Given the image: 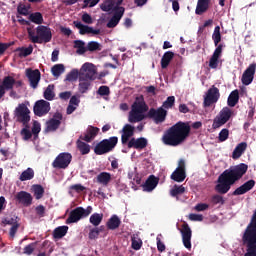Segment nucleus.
Wrapping results in <instances>:
<instances>
[{"instance_id": "1", "label": "nucleus", "mask_w": 256, "mask_h": 256, "mask_svg": "<svg viewBox=\"0 0 256 256\" xmlns=\"http://www.w3.org/2000/svg\"><path fill=\"white\" fill-rule=\"evenodd\" d=\"M248 169L249 166L245 163H240L234 167L226 169L219 175L215 191L220 193V195L229 193L231 186L235 185L237 181H240L243 178V175L247 173Z\"/></svg>"}, {"instance_id": "2", "label": "nucleus", "mask_w": 256, "mask_h": 256, "mask_svg": "<svg viewBox=\"0 0 256 256\" xmlns=\"http://www.w3.org/2000/svg\"><path fill=\"white\" fill-rule=\"evenodd\" d=\"M189 135H191L189 122L178 121L164 132L162 142L169 147H178L187 141Z\"/></svg>"}, {"instance_id": "3", "label": "nucleus", "mask_w": 256, "mask_h": 256, "mask_svg": "<svg viewBox=\"0 0 256 256\" xmlns=\"http://www.w3.org/2000/svg\"><path fill=\"white\" fill-rule=\"evenodd\" d=\"M242 243L246 246L244 256H256V209L254 210L251 220L242 235Z\"/></svg>"}, {"instance_id": "4", "label": "nucleus", "mask_w": 256, "mask_h": 256, "mask_svg": "<svg viewBox=\"0 0 256 256\" xmlns=\"http://www.w3.org/2000/svg\"><path fill=\"white\" fill-rule=\"evenodd\" d=\"M147 111H149V106L145 102L143 95L136 97L128 115L129 123H141V121L147 119V115H145Z\"/></svg>"}, {"instance_id": "5", "label": "nucleus", "mask_w": 256, "mask_h": 256, "mask_svg": "<svg viewBox=\"0 0 256 256\" xmlns=\"http://www.w3.org/2000/svg\"><path fill=\"white\" fill-rule=\"evenodd\" d=\"M28 38L32 43H50L51 39H53V34L51 33V28L47 26L40 25L35 30L32 28H27Z\"/></svg>"}, {"instance_id": "6", "label": "nucleus", "mask_w": 256, "mask_h": 256, "mask_svg": "<svg viewBox=\"0 0 256 256\" xmlns=\"http://www.w3.org/2000/svg\"><path fill=\"white\" fill-rule=\"evenodd\" d=\"M117 143H119L117 136L103 139L94 147V153L95 155H107V153H111V151L117 147Z\"/></svg>"}, {"instance_id": "7", "label": "nucleus", "mask_w": 256, "mask_h": 256, "mask_svg": "<svg viewBox=\"0 0 256 256\" xmlns=\"http://www.w3.org/2000/svg\"><path fill=\"white\" fill-rule=\"evenodd\" d=\"M93 213V207L88 206L86 209L79 206L73 209L68 218L66 219V225H71V223H79L81 219L89 217V214Z\"/></svg>"}, {"instance_id": "8", "label": "nucleus", "mask_w": 256, "mask_h": 256, "mask_svg": "<svg viewBox=\"0 0 256 256\" xmlns=\"http://www.w3.org/2000/svg\"><path fill=\"white\" fill-rule=\"evenodd\" d=\"M31 111L25 104H19L18 107L15 108L14 115L16 117V121L18 123H22L23 125H29V121H31V116L29 115Z\"/></svg>"}, {"instance_id": "9", "label": "nucleus", "mask_w": 256, "mask_h": 256, "mask_svg": "<svg viewBox=\"0 0 256 256\" xmlns=\"http://www.w3.org/2000/svg\"><path fill=\"white\" fill-rule=\"evenodd\" d=\"M233 116V110L229 107H224L220 112L219 115L213 120L212 128L219 129V127H223L225 123L231 119Z\"/></svg>"}, {"instance_id": "10", "label": "nucleus", "mask_w": 256, "mask_h": 256, "mask_svg": "<svg viewBox=\"0 0 256 256\" xmlns=\"http://www.w3.org/2000/svg\"><path fill=\"white\" fill-rule=\"evenodd\" d=\"M71 161H73V155L68 152H62L52 162V167L54 169H67L71 165Z\"/></svg>"}, {"instance_id": "11", "label": "nucleus", "mask_w": 256, "mask_h": 256, "mask_svg": "<svg viewBox=\"0 0 256 256\" xmlns=\"http://www.w3.org/2000/svg\"><path fill=\"white\" fill-rule=\"evenodd\" d=\"M146 119H153L154 123L159 125V123H163L167 119V110L163 107H159L158 109L150 108L146 114Z\"/></svg>"}, {"instance_id": "12", "label": "nucleus", "mask_w": 256, "mask_h": 256, "mask_svg": "<svg viewBox=\"0 0 256 256\" xmlns=\"http://www.w3.org/2000/svg\"><path fill=\"white\" fill-rule=\"evenodd\" d=\"M95 67L91 63H85L80 69V81H95Z\"/></svg>"}, {"instance_id": "13", "label": "nucleus", "mask_w": 256, "mask_h": 256, "mask_svg": "<svg viewBox=\"0 0 256 256\" xmlns=\"http://www.w3.org/2000/svg\"><path fill=\"white\" fill-rule=\"evenodd\" d=\"M61 121H63V114L61 112L54 113L53 117L46 122V133H53L61 127Z\"/></svg>"}, {"instance_id": "14", "label": "nucleus", "mask_w": 256, "mask_h": 256, "mask_svg": "<svg viewBox=\"0 0 256 256\" xmlns=\"http://www.w3.org/2000/svg\"><path fill=\"white\" fill-rule=\"evenodd\" d=\"M33 111L36 117H44V115L51 111V103L47 100H38L34 104Z\"/></svg>"}, {"instance_id": "15", "label": "nucleus", "mask_w": 256, "mask_h": 256, "mask_svg": "<svg viewBox=\"0 0 256 256\" xmlns=\"http://www.w3.org/2000/svg\"><path fill=\"white\" fill-rule=\"evenodd\" d=\"M219 97H221V94L219 93V88L215 87L213 85L207 92L203 105L204 107H211L213 103H217L219 101Z\"/></svg>"}, {"instance_id": "16", "label": "nucleus", "mask_w": 256, "mask_h": 256, "mask_svg": "<svg viewBox=\"0 0 256 256\" xmlns=\"http://www.w3.org/2000/svg\"><path fill=\"white\" fill-rule=\"evenodd\" d=\"M2 223L3 225H11L9 237L10 239H15V235H17V231H19V228L21 227L19 217L13 216L12 218H3Z\"/></svg>"}, {"instance_id": "17", "label": "nucleus", "mask_w": 256, "mask_h": 256, "mask_svg": "<svg viewBox=\"0 0 256 256\" xmlns=\"http://www.w3.org/2000/svg\"><path fill=\"white\" fill-rule=\"evenodd\" d=\"M26 77L28 78L32 89H37V87H39V81H41V71H39V69L33 70L31 68H27Z\"/></svg>"}, {"instance_id": "18", "label": "nucleus", "mask_w": 256, "mask_h": 256, "mask_svg": "<svg viewBox=\"0 0 256 256\" xmlns=\"http://www.w3.org/2000/svg\"><path fill=\"white\" fill-rule=\"evenodd\" d=\"M256 63L250 64L242 74L241 82L243 85H251L255 79Z\"/></svg>"}, {"instance_id": "19", "label": "nucleus", "mask_w": 256, "mask_h": 256, "mask_svg": "<svg viewBox=\"0 0 256 256\" xmlns=\"http://www.w3.org/2000/svg\"><path fill=\"white\" fill-rule=\"evenodd\" d=\"M180 233L182 235V242L184 247L186 249H191V237L193 235V232L191 231V227H189V224L187 222L183 223Z\"/></svg>"}, {"instance_id": "20", "label": "nucleus", "mask_w": 256, "mask_h": 256, "mask_svg": "<svg viewBox=\"0 0 256 256\" xmlns=\"http://www.w3.org/2000/svg\"><path fill=\"white\" fill-rule=\"evenodd\" d=\"M73 25L76 27V29H79L80 35H99V33H101V30L93 29V27L88 25H83L81 21H74Z\"/></svg>"}, {"instance_id": "21", "label": "nucleus", "mask_w": 256, "mask_h": 256, "mask_svg": "<svg viewBox=\"0 0 256 256\" xmlns=\"http://www.w3.org/2000/svg\"><path fill=\"white\" fill-rule=\"evenodd\" d=\"M221 55H223V44H219V46L214 50L212 56L210 57V69H217V67H219V58Z\"/></svg>"}, {"instance_id": "22", "label": "nucleus", "mask_w": 256, "mask_h": 256, "mask_svg": "<svg viewBox=\"0 0 256 256\" xmlns=\"http://www.w3.org/2000/svg\"><path fill=\"white\" fill-rule=\"evenodd\" d=\"M253 187H255V180H248L247 182L236 188L232 195H234L235 197L239 195H245V193H249V191H251Z\"/></svg>"}, {"instance_id": "23", "label": "nucleus", "mask_w": 256, "mask_h": 256, "mask_svg": "<svg viewBox=\"0 0 256 256\" xmlns=\"http://www.w3.org/2000/svg\"><path fill=\"white\" fill-rule=\"evenodd\" d=\"M16 199L19 203L24 205V207H30L33 204V196L31 193L26 191H20L16 194Z\"/></svg>"}, {"instance_id": "24", "label": "nucleus", "mask_w": 256, "mask_h": 256, "mask_svg": "<svg viewBox=\"0 0 256 256\" xmlns=\"http://www.w3.org/2000/svg\"><path fill=\"white\" fill-rule=\"evenodd\" d=\"M99 135V128L95 126H90L87 130L86 133L83 136H80V139L82 141H86V143H91L93 139H95Z\"/></svg>"}, {"instance_id": "25", "label": "nucleus", "mask_w": 256, "mask_h": 256, "mask_svg": "<svg viewBox=\"0 0 256 256\" xmlns=\"http://www.w3.org/2000/svg\"><path fill=\"white\" fill-rule=\"evenodd\" d=\"M147 147V138H131L128 142V149H145Z\"/></svg>"}, {"instance_id": "26", "label": "nucleus", "mask_w": 256, "mask_h": 256, "mask_svg": "<svg viewBox=\"0 0 256 256\" xmlns=\"http://www.w3.org/2000/svg\"><path fill=\"white\" fill-rule=\"evenodd\" d=\"M157 185H159V178L155 177V175H150L144 183L143 189L144 191L151 192Z\"/></svg>"}, {"instance_id": "27", "label": "nucleus", "mask_w": 256, "mask_h": 256, "mask_svg": "<svg viewBox=\"0 0 256 256\" xmlns=\"http://www.w3.org/2000/svg\"><path fill=\"white\" fill-rule=\"evenodd\" d=\"M107 229L110 231H115V229H119L121 227V219L117 215H112L106 223Z\"/></svg>"}, {"instance_id": "28", "label": "nucleus", "mask_w": 256, "mask_h": 256, "mask_svg": "<svg viewBox=\"0 0 256 256\" xmlns=\"http://www.w3.org/2000/svg\"><path fill=\"white\" fill-rule=\"evenodd\" d=\"M247 151V142L239 143L232 152V159H239Z\"/></svg>"}, {"instance_id": "29", "label": "nucleus", "mask_w": 256, "mask_h": 256, "mask_svg": "<svg viewBox=\"0 0 256 256\" xmlns=\"http://www.w3.org/2000/svg\"><path fill=\"white\" fill-rule=\"evenodd\" d=\"M96 182L100 185H103L104 187H107V185L111 183V173L101 172L99 175H97Z\"/></svg>"}, {"instance_id": "30", "label": "nucleus", "mask_w": 256, "mask_h": 256, "mask_svg": "<svg viewBox=\"0 0 256 256\" xmlns=\"http://www.w3.org/2000/svg\"><path fill=\"white\" fill-rule=\"evenodd\" d=\"M211 0H198L195 13L196 15H203L209 9Z\"/></svg>"}, {"instance_id": "31", "label": "nucleus", "mask_w": 256, "mask_h": 256, "mask_svg": "<svg viewBox=\"0 0 256 256\" xmlns=\"http://www.w3.org/2000/svg\"><path fill=\"white\" fill-rule=\"evenodd\" d=\"M173 57H175V53L172 51H167L161 58V67L162 69H167L171 61H173Z\"/></svg>"}, {"instance_id": "32", "label": "nucleus", "mask_w": 256, "mask_h": 256, "mask_svg": "<svg viewBox=\"0 0 256 256\" xmlns=\"http://www.w3.org/2000/svg\"><path fill=\"white\" fill-rule=\"evenodd\" d=\"M16 80L13 76H5L2 81V86L5 91H11L15 87Z\"/></svg>"}, {"instance_id": "33", "label": "nucleus", "mask_w": 256, "mask_h": 256, "mask_svg": "<svg viewBox=\"0 0 256 256\" xmlns=\"http://www.w3.org/2000/svg\"><path fill=\"white\" fill-rule=\"evenodd\" d=\"M69 231V226H59L53 231L54 239H63Z\"/></svg>"}, {"instance_id": "34", "label": "nucleus", "mask_w": 256, "mask_h": 256, "mask_svg": "<svg viewBox=\"0 0 256 256\" xmlns=\"http://www.w3.org/2000/svg\"><path fill=\"white\" fill-rule=\"evenodd\" d=\"M186 178H187V174L185 173V171H182V170L176 169L171 174L172 181H176V183H183V181H185Z\"/></svg>"}, {"instance_id": "35", "label": "nucleus", "mask_w": 256, "mask_h": 256, "mask_svg": "<svg viewBox=\"0 0 256 256\" xmlns=\"http://www.w3.org/2000/svg\"><path fill=\"white\" fill-rule=\"evenodd\" d=\"M239 103V90H234L230 93L227 100L228 107H235Z\"/></svg>"}, {"instance_id": "36", "label": "nucleus", "mask_w": 256, "mask_h": 256, "mask_svg": "<svg viewBox=\"0 0 256 256\" xmlns=\"http://www.w3.org/2000/svg\"><path fill=\"white\" fill-rule=\"evenodd\" d=\"M32 192L34 193L35 199H43V195H45V188L41 184L32 185Z\"/></svg>"}, {"instance_id": "37", "label": "nucleus", "mask_w": 256, "mask_h": 256, "mask_svg": "<svg viewBox=\"0 0 256 256\" xmlns=\"http://www.w3.org/2000/svg\"><path fill=\"white\" fill-rule=\"evenodd\" d=\"M76 145L81 155H89L91 152V146L81 140H77Z\"/></svg>"}, {"instance_id": "38", "label": "nucleus", "mask_w": 256, "mask_h": 256, "mask_svg": "<svg viewBox=\"0 0 256 256\" xmlns=\"http://www.w3.org/2000/svg\"><path fill=\"white\" fill-rule=\"evenodd\" d=\"M51 73H52L53 77H55L56 79H59V77H61V75H63V73H65V65L56 64V65L52 66Z\"/></svg>"}, {"instance_id": "39", "label": "nucleus", "mask_w": 256, "mask_h": 256, "mask_svg": "<svg viewBox=\"0 0 256 256\" xmlns=\"http://www.w3.org/2000/svg\"><path fill=\"white\" fill-rule=\"evenodd\" d=\"M74 49H77V55H85V53H87V47H85V42H83V40H75Z\"/></svg>"}, {"instance_id": "40", "label": "nucleus", "mask_w": 256, "mask_h": 256, "mask_svg": "<svg viewBox=\"0 0 256 256\" xmlns=\"http://www.w3.org/2000/svg\"><path fill=\"white\" fill-rule=\"evenodd\" d=\"M89 221L94 227H99L103 221V213H94L90 216Z\"/></svg>"}, {"instance_id": "41", "label": "nucleus", "mask_w": 256, "mask_h": 256, "mask_svg": "<svg viewBox=\"0 0 256 256\" xmlns=\"http://www.w3.org/2000/svg\"><path fill=\"white\" fill-rule=\"evenodd\" d=\"M55 89V85L49 84L44 91V99L46 101H53L55 99V92H53Z\"/></svg>"}, {"instance_id": "42", "label": "nucleus", "mask_w": 256, "mask_h": 256, "mask_svg": "<svg viewBox=\"0 0 256 256\" xmlns=\"http://www.w3.org/2000/svg\"><path fill=\"white\" fill-rule=\"evenodd\" d=\"M212 40L214 42V45L216 47V49L219 47V43H221V27L216 26L214 28V32L212 34Z\"/></svg>"}, {"instance_id": "43", "label": "nucleus", "mask_w": 256, "mask_h": 256, "mask_svg": "<svg viewBox=\"0 0 256 256\" xmlns=\"http://www.w3.org/2000/svg\"><path fill=\"white\" fill-rule=\"evenodd\" d=\"M33 177H35V171H33L32 168H27L26 170H24L22 172L19 179L21 181H31V179H33Z\"/></svg>"}, {"instance_id": "44", "label": "nucleus", "mask_w": 256, "mask_h": 256, "mask_svg": "<svg viewBox=\"0 0 256 256\" xmlns=\"http://www.w3.org/2000/svg\"><path fill=\"white\" fill-rule=\"evenodd\" d=\"M120 3H121V0L118 1L117 3L113 1H108L101 5V9L102 11H106V12L114 11Z\"/></svg>"}, {"instance_id": "45", "label": "nucleus", "mask_w": 256, "mask_h": 256, "mask_svg": "<svg viewBox=\"0 0 256 256\" xmlns=\"http://www.w3.org/2000/svg\"><path fill=\"white\" fill-rule=\"evenodd\" d=\"M29 19L32 23L36 25H41L43 23V14L41 12H35L30 14Z\"/></svg>"}, {"instance_id": "46", "label": "nucleus", "mask_w": 256, "mask_h": 256, "mask_svg": "<svg viewBox=\"0 0 256 256\" xmlns=\"http://www.w3.org/2000/svg\"><path fill=\"white\" fill-rule=\"evenodd\" d=\"M81 72L77 69H73L66 75V81H77V79H80Z\"/></svg>"}, {"instance_id": "47", "label": "nucleus", "mask_w": 256, "mask_h": 256, "mask_svg": "<svg viewBox=\"0 0 256 256\" xmlns=\"http://www.w3.org/2000/svg\"><path fill=\"white\" fill-rule=\"evenodd\" d=\"M79 86L78 89L79 91L83 93H87L89 91V87H91V80H79Z\"/></svg>"}, {"instance_id": "48", "label": "nucleus", "mask_w": 256, "mask_h": 256, "mask_svg": "<svg viewBox=\"0 0 256 256\" xmlns=\"http://www.w3.org/2000/svg\"><path fill=\"white\" fill-rule=\"evenodd\" d=\"M17 51H19V57H29L33 53V45H29L27 48H18Z\"/></svg>"}, {"instance_id": "49", "label": "nucleus", "mask_w": 256, "mask_h": 256, "mask_svg": "<svg viewBox=\"0 0 256 256\" xmlns=\"http://www.w3.org/2000/svg\"><path fill=\"white\" fill-rule=\"evenodd\" d=\"M86 48H87V51H90L91 53L95 51H101V44H99V42L90 41L87 44Z\"/></svg>"}, {"instance_id": "50", "label": "nucleus", "mask_w": 256, "mask_h": 256, "mask_svg": "<svg viewBox=\"0 0 256 256\" xmlns=\"http://www.w3.org/2000/svg\"><path fill=\"white\" fill-rule=\"evenodd\" d=\"M114 14L112 17H114L115 19H118V21H121L123 15H125V8H123L122 6H119L113 10Z\"/></svg>"}, {"instance_id": "51", "label": "nucleus", "mask_w": 256, "mask_h": 256, "mask_svg": "<svg viewBox=\"0 0 256 256\" xmlns=\"http://www.w3.org/2000/svg\"><path fill=\"white\" fill-rule=\"evenodd\" d=\"M122 134L133 137L135 135V127L131 126V124H126L122 129Z\"/></svg>"}, {"instance_id": "52", "label": "nucleus", "mask_w": 256, "mask_h": 256, "mask_svg": "<svg viewBox=\"0 0 256 256\" xmlns=\"http://www.w3.org/2000/svg\"><path fill=\"white\" fill-rule=\"evenodd\" d=\"M185 193V187L175 185L174 188L170 191L172 197H177V195H183Z\"/></svg>"}, {"instance_id": "53", "label": "nucleus", "mask_w": 256, "mask_h": 256, "mask_svg": "<svg viewBox=\"0 0 256 256\" xmlns=\"http://www.w3.org/2000/svg\"><path fill=\"white\" fill-rule=\"evenodd\" d=\"M175 105V96H169L166 101L163 102L162 107L164 109H172V107Z\"/></svg>"}, {"instance_id": "54", "label": "nucleus", "mask_w": 256, "mask_h": 256, "mask_svg": "<svg viewBox=\"0 0 256 256\" xmlns=\"http://www.w3.org/2000/svg\"><path fill=\"white\" fill-rule=\"evenodd\" d=\"M218 139L220 143L227 141L229 139V129L227 128L222 129L218 135Z\"/></svg>"}, {"instance_id": "55", "label": "nucleus", "mask_w": 256, "mask_h": 256, "mask_svg": "<svg viewBox=\"0 0 256 256\" xmlns=\"http://www.w3.org/2000/svg\"><path fill=\"white\" fill-rule=\"evenodd\" d=\"M35 247H37V243L32 242L24 247V255H33V252L35 251Z\"/></svg>"}, {"instance_id": "56", "label": "nucleus", "mask_w": 256, "mask_h": 256, "mask_svg": "<svg viewBox=\"0 0 256 256\" xmlns=\"http://www.w3.org/2000/svg\"><path fill=\"white\" fill-rule=\"evenodd\" d=\"M97 94L100 95V97H105L111 94V90L109 86H100L97 90Z\"/></svg>"}, {"instance_id": "57", "label": "nucleus", "mask_w": 256, "mask_h": 256, "mask_svg": "<svg viewBox=\"0 0 256 256\" xmlns=\"http://www.w3.org/2000/svg\"><path fill=\"white\" fill-rule=\"evenodd\" d=\"M131 247L132 249H134V251H139V249L143 247V241H141V239H137L133 237Z\"/></svg>"}, {"instance_id": "58", "label": "nucleus", "mask_w": 256, "mask_h": 256, "mask_svg": "<svg viewBox=\"0 0 256 256\" xmlns=\"http://www.w3.org/2000/svg\"><path fill=\"white\" fill-rule=\"evenodd\" d=\"M211 203H213V205H219V203H221V205H224L225 200L223 199V196L216 194L212 196Z\"/></svg>"}, {"instance_id": "59", "label": "nucleus", "mask_w": 256, "mask_h": 256, "mask_svg": "<svg viewBox=\"0 0 256 256\" xmlns=\"http://www.w3.org/2000/svg\"><path fill=\"white\" fill-rule=\"evenodd\" d=\"M88 238L92 241L95 239H99V230H97V227L90 229Z\"/></svg>"}, {"instance_id": "60", "label": "nucleus", "mask_w": 256, "mask_h": 256, "mask_svg": "<svg viewBox=\"0 0 256 256\" xmlns=\"http://www.w3.org/2000/svg\"><path fill=\"white\" fill-rule=\"evenodd\" d=\"M21 135H23L24 141H29V139H31L33 137V133H31V130H29L27 128H23L21 130Z\"/></svg>"}, {"instance_id": "61", "label": "nucleus", "mask_w": 256, "mask_h": 256, "mask_svg": "<svg viewBox=\"0 0 256 256\" xmlns=\"http://www.w3.org/2000/svg\"><path fill=\"white\" fill-rule=\"evenodd\" d=\"M119 21H121V20L112 16V18L106 24V27H108V29H113V28L117 27V25H119Z\"/></svg>"}, {"instance_id": "62", "label": "nucleus", "mask_w": 256, "mask_h": 256, "mask_svg": "<svg viewBox=\"0 0 256 256\" xmlns=\"http://www.w3.org/2000/svg\"><path fill=\"white\" fill-rule=\"evenodd\" d=\"M35 211H36V215H38V217H45V206L43 205H38L36 208H35Z\"/></svg>"}, {"instance_id": "63", "label": "nucleus", "mask_w": 256, "mask_h": 256, "mask_svg": "<svg viewBox=\"0 0 256 256\" xmlns=\"http://www.w3.org/2000/svg\"><path fill=\"white\" fill-rule=\"evenodd\" d=\"M82 21H83V23H86L87 25L93 24V18L89 15V13H84L82 15Z\"/></svg>"}, {"instance_id": "64", "label": "nucleus", "mask_w": 256, "mask_h": 256, "mask_svg": "<svg viewBox=\"0 0 256 256\" xmlns=\"http://www.w3.org/2000/svg\"><path fill=\"white\" fill-rule=\"evenodd\" d=\"M190 221H203V215L201 214H190L189 215Z\"/></svg>"}]
</instances>
